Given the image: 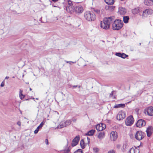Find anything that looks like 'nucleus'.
<instances>
[{"label": "nucleus", "mask_w": 153, "mask_h": 153, "mask_svg": "<svg viewBox=\"0 0 153 153\" xmlns=\"http://www.w3.org/2000/svg\"><path fill=\"white\" fill-rule=\"evenodd\" d=\"M114 19V16H110L104 18L103 21L101 22V27L104 29H109L110 24L113 22Z\"/></svg>", "instance_id": "obj_1"}, {"label": "nucleus", "mask_w": 153, "mask_h": 153, "mask_svg": "<svg viewBox=\"0 0 153 153\" xmlns=\"http://www.w3.org/2000/svg\"><path fill=\"white\" fill-rule=\"evenodd\" d=\"M66 4V10L67 12L72 13L74 11L75 3L70 0H68L64 3Z\"/></svg>", "instance_id": "obj_2"}, {"label": "nucleus", "mask_w": 153, "mask_h": 153, "mask_svg": "<svg viewBox=\"0 0 153 153\" xmlns=\"http://www.w3.org/2000/svg\"><path fill=\"white\" fill-rule=\"evenodd\" d=\"M112 25L113 29L114 30H118L123 27V23L122 21L120 19L114 20Z\"/></svg>", "instance_id": "obj_3"}, {"label": "nucleus", "mask_w": 153, "mask_h": 153, "mask_svg": "<svg viewBox=\"0 0 153 153\" xmlns=\"http://www.w3.org/2000/svg\"><path fill=\"white\" fill-rule=\"evenodd\" d=\"M84 18L88 21H94L96 19L95 15L94 13L89 11L85 13Z\"/></svg>", "instance_id": "obj_4"}, {"label": "nucleus", "mask_w": 153, "mask_h": 153, "mask_svg": "<svg viewBox=\"0 0 153 153\" xmlns=\"http://www.w3.org/2000/svg\"><path fill=\"white\" fill-rule=\"evenodd\" d=\"M145 133L141 131H137L135 134V138L138 140H140L145 136Z\"/></svg>", "instance_id": "obj_5"}, {"label": "nucleus", "mask_w": 153, "mask_h": 153, "mask_svg": "<svg viewBox=\"0 0 153 153\" xmlns=\"http://www.w3.org/2000/svg\"><path fill=\"white\" fill-rule=\"evenodd\" d=\"M134 120L133 117L131 115L128 117L126 120V124L127 126H131L134 123Z\"/></svg>", "instance_id": "obj_6"}, {"label": "nucleus", "mask_w": 153, "mask_h": 153, "mask_svg": "<svg viewBox=\"0 0 153 153\" xmlns=\"http://www.w3.org/2000/svg\"><path fill=\"white\" fill-rule=\"evenodd\" d=\"M145 114L149 116L153 115V107L152 106L146 108L144 111Z\"/></svg>", "instance_id": "obj_7"}, {"label": "nucleus", "mask_w": 153, "mask_h": 153, "mask_svg": "<svg viewBox=\"0 0 153 153\" xmlns=\"http://www.w3.org/2000/svg\"><path fill=\"white\" fill-rule=\"evenodd\" d=\"M125 117V112L123 111H121L118 112L116 116V118L118 120H120L124 118Z\"/></svg>", "instance_id": "obj_8"}, {"label": "nucleus", "mask_w": 153, "mask_h": 153, "mask_svg": "<svg viewBox=\"0 0 153 153\" xmlns=\"http://www.w3.org/2000/svg\"><path fill=\"white\" fill-rule=\"evenodd\" d=\"M152 10L151 9H146L143 11L142 16L143 18L146 17L148 15L152 14Z\"/></svg>", "instance_id": "obj_9"}, {"label": "nucleus", "mask_w": 153, "mask_h": 153, "mask_svg": "<svg viewBox=\"0 0 153 153\" xmlns=\"http://www.w3.org/2000/svg\"><path fill=\"white\" fill-rule=\"evenodd\" d=\"M146 123L145 121L142 119H140L138 120L136 123V126L140 128L142 126H144L145 125Z\"/></svg>", "instance_id": "obj_10"}, {"label": "nucleus", "mask_w": 153, "mask_h": 153, "mask_svg": "<svg viewBox=\"0 0 153 153\" xmlns=\"http://www.w3.org/2000/svg\"><path fill=\"white\" fill-rule=\"evenodd\" d=\"M106 126L105 124L101 123L97 125L96 126V129L99 131H100L104 129Z\"/></svg>", "instance_id": "obj_11"}, {"label": "nucleus", "mask_w": 153, "mask_h": 153, "mask_svg": "<svg viewBox=\"0 0 153 153\" xmlns=\"http://www.w3.org/2000/svg\"><path fill=\"white\" fill-rule=\"evenodd\" d=\"M83 10V8L81 6H76L74 7V11L76 13H82Z\"/></svg>", "instance_id": "obj_12"}, {"label": "nucleus", "mask_w": 153, "mask_h": 153, "mask_svg": "<svg viewBox=\"0 0 153 153\" xmlns=\"http://www.w3.org/2000/svg\"><path fill=\"white\" fill-rule=\"evenodd\" d=\"M79 140V137L77 136L75 137L71 143V146L72 147L76 145L78 143Z\"/></svg>", "instance_id": "obj_13"}, {"label": "nucleus", "mask_w": 153, "mask_h": 153, "mask_svg": "<svg viewBox=\"0 0 153 153\" xmlns=\"http://www.w3.org/2000/svg\"><path fill=\"white\" fill-rule=\"evenodd\" d=\"M110 138L112 140L115 141L117 139V136L116 131H112L110 134Z\"/></svg>", "instance_id": "obj_14"}, {"label": "nucleus", "mask_w": 153, "mask_h": 153, "mask_svg": "<svg viewBox=\"0 0 153 153\" xmlns=\"http://www.w3.org/2000/svg\"><path fill=\"white\" fill-rule=\"evenodd\" d=\"M115 55L118 56L122 58L125 59L126 57L128 56V55L124 53H115Z\"/></svg>", "instance_id": "obj_15"}, {"label": "nucleus", "mask_w": 153, "mask_h": 153, "mask_svg": "<svg viewBox=\"0 0 153 153\" xmlns=\"http://www.w3.org/2000/svg\"><path fill=\"white\" fill-rule=\"evenodd\" d=\"M119 13L121 15H124L126 12V9L122 7H120L119 9Z\"/></svg>", "instance_id": "obj_16"}, {"label": "nucleus", "mask_w": 153, "mask_h": 153, "mask_svg": "<svg viewBox=\"0 0 153 153\" xmlns=\"http://www.w3.org/2000/svg\"><path fill=\"white\" fill-rule=\"evenodd\" d=\"M152 128V127L151 126H149L146 130L147 136L148 137H150L152 134V132L151 131Z\"/></svg>", "instance_id": "obj_17"}, {"label": "nucleus", "mask_w": 153, "mask_h": 153, "mask_svg": "<svg viewBox=\"0 0 153 153\" xmlns=\"http://www.w3.org/2000/svg\"><path fill=\"white\" fill-rule=\"evenodd\" d=\"M105 136L104 132H100L98 134L97 137L99 139L102 140L104 137Z\"/></svg>", "instance_id": "obj_18"}, {"label": "nucleus", "mask_w": 153, "mask_h": 153, "mask_svg": "<svg viewBox=\"0 0 153 153\" xmlns=\"http://www.w3.org/2000/svg\"><path fill=\"white\" fill-rule=\"evenodd\" d=\"M44 125V123L42 122L38 126L37 128L34 131L35 134H36L38 133L39 131V128H41Z\"/></svg>", "instance_id": "obj_19"}, {"label": "nucleus", "mask_w": 153, "mask_h": 153, "mask_svg": "<svg viewBox=\"0 0 153 153\" xmlns=\"http://www.w3.org/2000/svg\"><path fill=\"white\" fill-rule=\"evenodd\" d=\"M105 2L109 5H113L114 2V0H105Z\"/></svg>", "instance_id": "obj_20"}, {"label": "nucleus", "mask_w": 153, "mask_h": 153, "mask_svg": "<svg viewBox=\"0 0 153 153\" xmlns=\"http://www.w3.org/2000/svg\"><path fill=\"white\" fill-rule=\"evenodd\" d=\"M95 131V130H94L92 129L88 131L86 134L87 135H88L90 136H92L94 134Z\"/></svg>", "instance_id": "obj_21"}, {"label": "nucleus", "mask_w": 153, "mask_h": 153, "mask_svg": "<svg viewBox=\"0 0 153 153\" xmlns=\"http://www.w3.org/2000/svg\"><path fill=\"white\" fill-rule=\"evenodd\" d=\"M125 106V105L124 104H116L114 106V108H124Z\"/></svg>", "instance_id": "obj_22"}, {"label": "nucleus", "mask_w": 153, "mask_h": 153, "mask_svg": "<svg viewBox=\"0 0 153 153\" xmlns=\"http://www.w3.org/2000/svg\"><path fill=\"white\" fill-rule=\"evenodd\" d=\"M65 126H66L65 122H64L60 123L59 125L58 126V128H61Z\"/></svg>", "instance_id": "obj_23"}, {"label": "nucleus", "mask_w": 153, "mask_h": 153, "mask_svg": "<svg viewBox=\"0 0 153 153\" xmlns=\"http://www.w3.org/2000/svg\"><path fill=\"white\" fill-rule=\"evenodd\" d=\"M129 17L128 16H124L123 17V20L124 23H127L128 22L129 19Z\"/></svg>", "instance_id": "obj_24"}, {"label": "nucleus", "mask_w": 153, "mask_h": 153, "mask_svg": "<svg viewBox=\"0 0 153 153\" xmlns=\"http://www.w3.org/2000/svg\"><path fill=\"white\" fill-rule=\"evenodd\" d=\"M80 145L81 148L82 149H84L85 148V145L84 142L83 140H82L80 142Z\"/></svg>", "instance_id": "obj_25"}, {"label": "nucleus", "mask_w": 153, "mask_h": 153, "mask_svg": "<svg viewBox=\"0 0 153 153\" xmlns=\"http://www.w3.org/2000/svg\"><path fill=\"white\" fill-rule=\"evenodd\" d=\"M4 26L1 25H0V34H2L4 33V30L3 29L4 28Z\"/></svg>", "instance_id": "obj_26"}, {"label": "nucleus", "mask_w": 153, "mask_h": 153, "mask_svg": "<svg viewBox=\"0 0 153 153\" xmlns=\"http://www.w3.org/2000/svg\"><path fill=\"white\" fill-rule=\"evenodd\" d=\"M139 10L138 8H136L133 10L132 11V13L134 14H136L139 13Z\"/></svg>", "instance_id": "obj_27"}, {"label": "nucleus", "mask_w": 153, "mask_h": 153, "mask_svg": "<svg viewBox=\"0 0 153 153\" xmlns=\"http://www.w3.org/2000/svg\"><path fill=\"white\" fill-rule=\"evenodd\" d=\"M71 120H68L65 122V124L66 126L70 125L71 123Z\"/></svg>", "instance_id": "obj_28"}, {"label": "nucleus", "mask_w": 153, "mask_h": 153, "mask_svg": "<svg viewBox=\"0 0 153 153\" xmlns=\"http://www.w3.org/2000/svg\"><path fill=\"white\" fill-rule=\"evenodd\" d=\"M128 152L129 153H137L135 152L134 148H131Z\"/></svg>", "instance_id": "obj_29"}, {"label": "nucleus", "mask_w": 153, "mask_h": 153, "mask_svg": "<svg viewBox=\"0 0 153 153\" xmlns=\"http://www.w3.org/2000/svg\"><path fill=\"white\" fill-rule=\"evenodd\" d=\"M74 153H83V152L81 149H79L74 152Z\"/></svg>", "instance_id": "obj_30"}, {"label": "nucleus", "mask_w": 153, "mask_h": 153, "mask_svg": "<svg viewBox=\"0 0 153 153\" xmlns=\"http://www.w3.org/2000/svg\"><path fill=\"white\" fill-rule=\"evenodd\" d=\"M93 149L94 152H95L96 153H98L99 151V149L96 147L94 148Z\"/></svg>", "instance_id": "obj_31"}, {"label": "nucleus", "mask_w": 153, "mask_h": 153, "mask_svg": "<svg viewBox=\"0 0 153 153\" xmlns=\"http://www.w3.org/2000/svg\"><path fill=\"white\" fill-rule=\"evenodd\" d=\"M70 149H69V148H68L66 149H64V150H63V151L65 153H68L70 152Z\"/></svg>", "instance_id": "obj_32"}, {"label": "nucleus", "mask_w": 153, "mask_h": 153, "mask_svg": "<svg viewBox=\"0 0 153 153\" xmlns=\"http://www.w3.org/2000/svg\"><path fill=\"white\" fill-rule=\"evenodd\" d=\"M24 97L25 96L23 95L22 93L19 94V97L21 99H23Z\"/></svg>", "instance_id": "obj_33"}, {"label": "nucleus", "mask_w": 153, "mask_h": 153, "mask_svg": "<svg viewBox=\"0 0 153 153\" xmlns=\"http://www.w3.org/2000/svg\"><path fill=\"white\" fill-rule=\"evenodd\" d=\"M4 80L1 82L0 86L1 87H3L4 86Z\"/></svg>", "instance_id": "obj_34"}, {"label": "nucleus", "mask_w": 153, "mask_h": 153, "mask_svg": "<svg viewBox=\"0 0 153 153\" xmlns=\"http://www.w3.org/2000/svg\"><path fill=\"white\" fill-rule=\"evenodd\" d=\"M126 145H123V148L122 149V150L123 151L125 150V148H126Z\"/></svg>", "instance_id": "obj_35"}, {"label": "nucleus", "mask_w": 153, "mask_h": 153, "mask_svg": "<svg viewBox=\"0 0 153 153\" xmlns=\"http://www.w3.org/2000/svg\"><path fill=\"white\" fill-rule=\"evenodd\" d=\"M121 146V145L120 144H117V147L118 149H120Z\"/></svg>", "instance_id": "obj_36"}, {"label": "nucleus", "mask_w": 153, "mask_h": 153, "mask_svg": "<svg viewBox=\"0 0 153 153\" xmlns=\"http://www.w3.org/2000/svg\"><path fill=\"white\" fill-rule=\"evenodd\" d=\"M108 153H114V150H112L109 151Z\"/></svg>", "instance_id": "obj_37"}, {"label": "nucleus", "mask_w": 153, "mask_h": 153, "mask_svg": "<svg viewBox=\"0 0 153 153\" xmlns=\"http://www.w3.org/2000/svg\"><path fill=\"white\" fill-rule=\"evenodd\" d=\"M17 124L19 126H20L21 125V123L19 121L17 123Z\"/></svg>", "instance_id": "obj_38"}, {"label": "nucleus", "mask_w": 153, "mask_h": 153, "mask_svg": "<svg viewBox=\"0 0 153 153\" xmlns=\"http://www.w3.org/2000/svg\"><path fill=\"white\" fill-rule=\"evenodd\" d=\"M113 95V92L112 91L110 94L109 95V97H111Z\"/></svg>", "instance_id": "obj_39"}, {"label": "nucleus", "mask_w": 153, "mask_h": 153, "mask_svg": "<svg viewBox=\"0 0 153 153\" xmlns=\"http://www.w3.org/2000/svg\"><path fill=\"white\" fill-rule=\"evenodd\" d=\"M45 142L46 143V144L48 145V140L47 139H46L45 140Z\"/></svg>", "instance_id": "obj_40"}, {"label": "nucleus", "mask_w": 153, "mask_h": 153, "mask_svg": "<svg viewBox=\"0 0 153 153\" xmlns=\"http://www.w3.org/2000/svg\"><path fill=\"white\" fill-rule=\"evenodd\" d=\"M95 12L97 13H100V11L99 10H97L96 11H95Z\"/></svg>", "instance_id": "obj_41"}, {"label": "nucleus", "mask_w": 153, "mask_h": 153, "mask_svg": "<svg viewBox=\"0 0 153 153\" xmlns=\"http://www.w3.org/2000/svg\"><path fill=\"white\" fill-rule=\"evenodd\" d=\"M72 62V61H66V62L67 63H69L70 64H71V62Z\"/></svg>", "instance_id": "obj_42"}, {"label": "nucleus", "mask_w": 153, "mask_h": 153, "mask_svg": "<svg viewBox=\"0 0 153 153\" xmlns=\"http://www.w3.org/2000/svg\"><path fill=\"white\" fill-rule=\"evenodd\" d=\"M52 1L54 2L57 1L58 0H52Z\"/></svg>", "instance_id": "obj_43"}, {"label": "nucleus", "mask_w": 153, "mask_h": 153, "mask_svg": "<svg viewBox=\"0 0 153 153\" xmlns=\"http://www.w3.org/2000/svg\"><path fill=\"white\" fill-rule=\"evenodd\" d=\"M22 90L20 89V91H19V94H21V93H22Z\"/></svg>", "instance_id": "obj_44"}, {"label": "nucleus", "mask_w": 153, "mask_h": 153, "mask_svg": "<svg viewBox=\"0 0 153 153\" xmlns=\"http://www.w3.org/2000/svg\"><path fill=\"white\" fill-rule=\"evenodd\" d=\"M78 87V86H77V85H73V86H72V87H73V88H76V87Z\"/></svg>", "instance_id": "obj_45"}, {"label": "nucleus", "mask_w": 153, "mask_h": 153, "mask_svg": "<svg viewBox=\"0 0 153 153\" xmlns=\"http://www.w3.org/2000/svg\"><path fill=\"white\" fill-rule=\"evenodd\" d=\"M9 78V76H7L5 77V79H8V78Z\"/></svg>", "instance_id": "obj_46"}, {"label": "nucleus", "mask_w": 153, "mask_h": 153, "mask_svg": "<svg viewBox=\"0 0 153 153\" xmlns=\"http://www.w3.org/2000/svg\"><path fill=\"white\" fill-rule=\"evenodd\" d=\"M88 142L89 143L90 141V139L88 137H87Z\"/></svg>", "instance_id": "obj_47"}, {"label": "nucleus", "mask_w": 153, "mask_h": 153, "mask_svg": "<svg viewBox=\"0 0 153 153\" xmlns=\"http://www.w3.org/2000/svg\"><path fill=\"white\" fill-rule=\"evenodd\" d=\"M71 63H76V62H71Z\"/></svg>", "instance_id": "obj_48"}, {"label": "nucleus", "mask_w": 153, "mask_h": 153, "mask_svg": "<svg viewBox=\"0 0 153 153\" xmlns=\"http://www.w3.org/2000/svg\"><path fill=\"white\" fill-rule=\"evenodd\" d=\"M30 91H31V90H32V89H31V88H30Z\"/></svg>", "instance_id": "obj_49"}, {"label": "nucleus", "mask_w": 153, "mask_h": 153, "mask_svg": "<svg viewBox=\"0 0 153 153\" xmlns=\"http://www.w3.org/2000/svg\"><path fill=\"white\" fill-rule=\"evenodd\" d=\"M78 86V88H80V85Z\"/></svg>", "instance_id": "obj_50"}, {"label": "nucleus", "mask_w": 153, "mask_h": 153, "mask_svg": "<svg viewBox=\"0 0 153 153\" xmlns=\"http://www.w3.org/2000/svg\"><path fill=\"white\" fill-rule=\"evenodd\" d=\"M36 99L37 100H38V98H36Z\"/></svg>", "instance_id": "obj_51"}, {"label": "nucleus", "mask_w": 153, "mask_h": 153, "mask_svg": "<svg viewBox=\"0 0 153 153\" xmlns=\"http://www.w3.org/2000/svg\"><path fill=\"white\" fill-rule=\"evenodd\" d=\"M33 99L34 100V101H35V100H34V98H33Z\"/></svg>", "instance_id": "obj_52"}, {"label": "nucleus", "mask_w": 153, "mask_h": 153, "mask_svg": "<svg viewBox=\"0 0 153 153\" xmlns=\"http://www.w3.org/2000/svg\"><path fill=\"white\" fill-rule=\"evenodd\" d=\"M67 140V143H68V140Z\"/></svg>", "instance_id": "obj_53"}, {"label": "nucleus", "mask_w": 153, "mask_h": 153, "mask_svg": "<svg viewBox=\"0 0 153 153\" xmlns=\"http://www.w3.org/2000/svg\"><path fill=\"white\" fill-rule=\"evenodd\" d=\"M139 45H141V43H140L139 44Z\"/></svg>", "instance_id": "obj_54"}, {"label": "nucleus", "mask_w": 153, "mask_h": 153, "mask_svg": "<svg viewBox=\"0 0 153 153\" xmlns=\"http://www.w3.org/2000/svg\"><path fill=\"white\" fill-rule=\"evenodd\" d=\"M27 83V84H28V83H28H28Z\"/></svg>", "instance_id": "obj_55"}, {"label": "nucleus", "mask_w": 153, "mask_h": 153, "mask_svg": "<svg viewBox=\"0 0 153 153\" xmlns=\"http://www.w3.org/2000/svg\"><path fill=\"white\" fill-rule=\"evenodd\" d=\"M138 153H139V150H138Z\"/></svg>", "instance_id": "obj_56"}, {"label": "nucleus", "mask_w": 153, "mask_h": 153, "mask_svg": "<svg viewBox=\"0 0 153 153\" xmlns=\"http://www.w3.org/2000/svg\"><path fill=\"white\" fill-rule=\"evenodd\" d=\"M152 129L153 130V127L152 128Z\"/></svg>", "instance_id": "obj_57"}]
</instances>
